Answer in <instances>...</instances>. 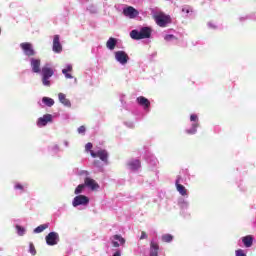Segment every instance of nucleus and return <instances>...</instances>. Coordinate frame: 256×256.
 Instances as JSON below:
<instances>
[{"label":"nucleus","instance_id":"20e7f679","mask_svg":"<svg viewBox=\"0 0 256 256\" xmlns=\"http://www.w3.org/2000/svg\"><path fill=\"white\" fill-rule=\"evenodd\" d=\"M116 61L121 65H127L129 62V55L125 51L119 50L114 53Z\"/></svg>","mask_w":256,"mask_h":256},{"label":"nucleus","instance_id":"a878e982","mask_svg":"<svg viewBox=\"0 0 256 256\" xmlns=\"http://www.w3.org/2000/svg\"><path fill=\"white\" fill-rule=\"evenodd\" d=\"M114 241H119L120 245H125V238L123 236L116 234L113 236Z\"/></svg>","mask_w":256,"mask_h":256},{"label":"nucleus","instance_id":"4be33fe9","mask_svg":"<svg viewBox=\"0 0 256 256\" xmlns=\"http://www.w3.org/2000/svg\"><path fill=\"white\" fill-rule=\"evenodd\" d=\"M42 101L47 107H53L55 105V100H53V98L44 97Z\"/></svg>","mask_w":256,"mask_h":256},{"label":"nucleus","instance_id":"bb28decb","mask_svg":"<svg viewBox=\"0 0 256 256\" xmlns=\"http://www.w3.org/2000/svg\"><path fill=\"white\" fill-rule=\"evenodd\" d=\"M84 189H85V184H79L74 191L75 195H79L83 193Z\"/></svg>","mask_w":256,"mask_h":256},{"label":"nucleus","instance_id":"7ed1b4c3","mask_svg":"<svg viewBox=\"0 0 256 256\" xmlns=\"http://www.w3.org/2000/svg\"><path fill=\"white\" fill-rule=\"evenodd\" d=\"M22 51H24V55L26 57H35V49L33 48V44L29 42H23L20 44Z\"/></svg>","mask_w":256,"mask_h":256},{"label":"nucleus","instance_id":"f257e3e1","mask_svg":"<svg viewBox=\"0 0 256 256\" xmlns=\"http://www.w3.org/2000/svg\"><path fill=\"white\" fill-rule=\"evenodd\" d=\"M152 30L149 27H143L139 30H132L130 32L131 39L140 41V39H149L151 37Z\"/></svg>","mask_w":256,"mask_h":256},{"label":"nucleus","instance_id":"7c9ffc66","mask_svg":"<svg viewBox=\"0 0 256 256\" xmlns=\"http://www.w3.org/2000/svg\"><path fill=\"white\" fill-rule=\"evenodd\" d=\"M236 256H247V254H245V252L242 249H238L236 250Z\"/></svg>","mask_w":256,"mask_h":256},{"label":"nucleus","instance_id":"c85d7f7f","mask_svg":"<svg viewBox=\"0 0 256 256\" xmlns=\"http://www.w3.org/2000/svg\"><path fill=\"white\" fill-rule=\"evenodd\" d=\"M29 252L33 256L37 255V250L35 249V245H33V243H30V245H29Z\"/></svg>","mask_w":256,"mask_h":256},{"label":"nucleus","instance_id":"9d476101","mask_svg":"<svg viewBox=\"0 0 256 256\" xmlns=\"http://www.w3.org/2000/svg\"><path fill=\"white\" fill-rule=\"evenodd\" d=\"M84 187H88L91 191H97V189H99V184L93 178L86 177L84 179Z\"/></svg>","mask_w":256,"mask_h":256},{"label":"nucleus","instance_id":"72a5a7b5","mask_svg":"<svg viewBox=\"0 0 256 256\" xmlns=\"http://www.w3.org/2000/svg\"><path fill=\"white\" fill-rule=\"evenodd\" d=\"M198 120H199V118L197 117V115L192 114V115L190 116V121L197 122Z\"/></svg>","mask_w":256,"mask_h":256},{"label":"nucleus","instance_id":"c9c22d12","mask_svg":"<svg viewBox=\"0 0 256 256\" xmlns=\"http://www.w3.org/2000/svg\"><path fill=\"white\" fill-rule=\"evenodd\" d=\"M112 245H113V247H120L119 242H117L115 240H112Z\"/></svg>","mask_w":256,"mask_h":256},{"label":"nucleus","instance_id":"5701e85b","mask_svg":"<svg viewBox=\"0 0 256 256\" xmlns=\"http://www.w3.org/2000/svg\"><path fill=\"white\" fill-rule=\"evenodd\" d=\"M45 229H49V224H41L40 226L34 229V233H43Z\"/></svg>","mask_w":256,"mask_h":256},{"label":"nucleus","instance_id":"4468645a","mask_svg":"<svg viewBox=\"0 0 256 256\" xmlns=\"http://www.w3.org/2000/svg\"><path fill=\"white\" fill-rule=\"evenodd\" d=\"M136 101L138 105L143 107V109H149V107H151V102L149 101V99L145 98L144 96L138 97Z\"/></svg>","mask_w":256,"mask_h":256},{"label":"nucleus","instance_id":"9b49d317","mask_svg":"<svg viewBox=\"0 0 256 256\" xmlns=\"http://www.w3.org/2000/svg\"><path fill=\"white\" fill-rule=\"evenodd\" d=\"M52 122H53V115L46 114L43 117L38 118L37 125L38 127H45L47 123H52Z\"/></svg>","mask_w":256,"mask_h":256},{"label":"nucleus","instance_id":"0eeeda50","mask_svg":"<svg viewBox=\"0 0 256 256\" xmlns=\"http://www.w3.org/2000/svg\"><path fill=\"white\" fill-rule=\"evenodd\" d=\"M73 207H79V205H89V197L85 195H78L73 199Z\"/></svg>","mask_w":256,"mask_h":256},{"label":"nucleus","instance_id":"cd10ccee","mask_svg":"<svg viewBox=\"0 0 256 256\" xmlns=\"http://www.w3.org/2000/svg\"><path fill=\"white\" fill-rule=\"evenodd\" d=\"M16 231L20 237H23V235H25V228L20 225H16Z\"/></svg>","mask_w":256,"mask_h":256},{"label":"nucleus","instance_id":"f8f14e48","mask_svg":"<svg viewBox=\"0 0 256 256\" xmlns=\"http://www.w3.org/2000/svg\"><path fill=\"white\" fill-rule=\"evenodd\" d=\"M53 51L54 53H61L63 51V46L59 40V35H55L53 39Z\"/></svg>","mask_w":256,"mask_h":256},{"label":"nucleus","instance_id":"f3484780","mask_svg":"<svg viewBox=\"0 0 256 256\" xmlns=\"http://www.w3.org/2000/svg\"><path fill=\"white\" fill-rule=\"evenodd\" d=\"M159 255V244L155 242L150 243V256H158Z\"/></svg>","mask_w":256,"mask_h":256},{"label":"nucleus","instance_id":"58836bf2","mask_svg":"<svg viewBox=\"0 0 256 256\" xmlns=\"http://www.w3.org/2000/svg\"><path fill=\"white\" fill-rule=\"evenodd\" d=\"M182 12H183V13H189V8H183V9H182Z\"/></svg>","mask_w":256,"mask_h":256},{"label":"nucleus","instance_id":"6e6552de","mask_svg":"<svg viewBox=\"0 0 256 256\" xmlns=\"http://www.w3.org/2000/svg\"><path fill=\"white\" fill-rule=\"evenodd\" d=\"M123 15L129 17V19H135L139 15V11L132 6H128L123 9Z\"/></svg>","mask_w":256,"mask_h":256},{"label":"nucleus","instance_id":"423d86ee","mask_svg":"<svg viewBox=\"0 0 256 256\" xmlns=\"http://www.w3.org/2000/svg\"><path fill=\"white\" fill-rule=\"evenodd\" d=\"M155 21L159 27H167L168 23H171V17L160 14L155 16Z\"/></svg>","mask_w":256,"mask_h":256},{"label":"nucleus","instance_id":"1a4fd4ad","mask_svg":"<svg viewBox=\"0 0 256 256\" xmlns=\"http://www.w3.org/2000/svg\"><path fill=\"white\" fill-rule=\"evenodd\" d=\"M91 157H93L94 159L99 157L101 161L107 163V159H109V154L106 152V150H98L97 152L91 151Z\"/></svg>","mask_w":256,"mask_h":256},{"label":"nucleus","instance_id":"c756f323","mask_svg":"<svg viewBox=\"0 0 256 256\" xmlns=\"http://www.w3.org/2000/svg\"><path fill=\"white\" fill-rule=\"evenodd\" d=\"M92 149H93V144L91 142H88L85 146V150L90 151V154H91V151H93Z\"/></svg>","mask_w":256,"mask_h":256},{"label":"nucleus","instance_id":"39448f33","mask_svg":"<svg viewBox=\"0 0 256 256\" xmlns=\"http://www.w3.org/2000/svg\"><path fill=\"white\" fill-rule=\"evenodd\" d=\"M46 243L50 247H53L54 245H57L59 243V233L57 232H50L46 237Z\"/></svg>","mask_w":256,"mask_h":256},{"label":"nucleus","instance_id":"2eb2a0df","mask_svg":"<svg viewBox=\"0 0 256 256\" xmlns=\"http://www.w3.org/2000/svg\"><path fill=\"white\" fill-rule=\"evenodd\" d=\"M180 181H181V176H178V178H177V180L175 182L176 189H177L178 193H180V195L185 197V195H187V188H185V186L180 184Z\"/></svg>","mask_w":256,"mask_h":256},{"label":"nucleus","instance_id":"6ab92c4d","mask_svg":"<svg viewBox=\"0 0 256 256\" xmlns=\"http://www.w3.org/2000/svg\"><path fill=\"white\" fill-rule=\"evenodd\" d=\"M106 47L110 51H113V49H115V47H117V40L113 37H110L108 39V41L106 42Z\"/></svg>","mask_w":256,"mask_h":256},{"label":"nucleus","instance_id":"a211bd4d","mask_svg":"<svg viewBox=\"0 0 256 256\" xmlns=\"http://www.w3.org/2000/svg\"><path fill=\"white\" fill-rule=\"evenodd\" d=\"M58 99L60 103H62V105H65L66 107H71V102L69 101V99H67V96H65V94L59 93Z\"/></svg>","mask_w":256,"mask_h":256},{"label":"nucleus","instance_id":"f03ea898","mask_svg":"<svg viewBox=\"0 0 256 256\" xmlns=\"http://www.w3.org/2000/svg\"><path fill=\"white\" fill-rule=\"evenodd\" d=\"M52 75H55V71L53 70V68H51L49 66V64H46L45 66H43V68H42V84L45 87H51V81H49V79H51Z\"/></svg>","mask_w":256,"mask_h":256},{"label":"nucleus","instance_id":"412c9836","mask_svg":"<svg viewBox=\"0 0 256 256\" xmlns=\"http://www.w3.org/2000/svg\"><path fill=\"white\" fill-rule=\"evenodd\" d=\"M242 242L244 243V246L249 248L253 246V236L248 235L242 238Z\"/></svg>","mask_w":256,"mask_h":256},{"label":"nucleus","instance_id":"f704fd0d","mask_svg":"<svg viewBox=\"0 0 256 256\" xmlns=\"http://www.w3.org/2000/svg\"><path fill=\"white\" fill-rule=\"evenodd\" d=\"M140 239H141V240L147 239V233H146L145 231H142V232H141Z\"/></svg>","mask_w":256,"mask_h":256},{"label":"nucleus","instance_id":"b1692460","mask_svg":"<svg viewBox=\"0 0 256 256\" xmlns=\"http://www.w3.org/2000/svg\"><path fill=\"white\" fill-rule=\"evenodd\" d=\"M198 127H199V122H196V123L192 124V128L187 130L186 132L188 133V135H195V133H197Z\"/></svg>","mask_w":256,"mask_h":256},{"label":"nucleus","instance_id":"ddd939ff","mask_svg":"<svg viewBox=\"0 0 256 256\" xmlns=\"http://www.w3.org/2000/svg\"><path fill=\"white\" fill-rule=\"evenodd\" d=\"M31 67H32L33 73H41V60L32 58Z\"/></svg>","mask_w":256,"mask_h":256},{"label":"nucleus","instance_id":"393cba45","mask_svg":"<svg viewBox=\"0 0 256 256\" xmlns=\"http://www.w3.org/2000/svg\"><path fill=\"white\" fill-rule=\"evenodd\" d=\"M161 239H162L163 243H171V241H173L174 237L171 234H164V235H162Z\"/></svg>","mask_w":256,"mask_h":256},{"label":"nucleus","instance_id":"4c0bfd02","mask_svg":"<svg viewBox=\"0 0 256 256\" xmlns=\"http://www.w3.org/2000/svg\"><path fill=\"white\" fill-rule=\"evenodd\" d=\"M112 256H121V252L120 251H116Z\"/></svg>","mask_w":256,"mask_h":256},{"label":"nucleus","instance_id":"dca6fc26","mask_svg":"<svg viewBox=\"0 0 256 256\" xmlns=\"http://www.w3.org/2000/svg\"><path fill=\"white\" fill-rule=\"evenodd\" d=\"M128 167L129 169H131V171H138L139 169H141V161L132 160L128 163Z\"/></svg>","mask_w":256,"mask_h":256},{"label":"nucleus","instance_id":"aec40b11","mask_svg":"<svg viewBox=\"0 0 256 256\" xmlns=\"http://www.w3.org/2000/svg\"><path fill=\"white\" fill-rule=\"evenodd\" d=\"M71 71H73L72 65H67L66 68L62 70L63 75H65L66 79H73V75H71Z\"/></svg>","mask_w":256,"mask_h":256},{"label":"nucleus","instance_id":"473e14b6","mask_svg":"<svg viewBox=\"0 0 256 256\" xmlns=\"http://www.w3.org/2000/svg\"><path fill=\"white\" fill-rule=\"evenodd\" d=\"M85 131H86L85 126H80V127L78 128V133H80V134H82V135H84Z\"/></svg>","mask_w":256,"mask_h":256},{"label":"nucleus","instance_id":"e433bc0d","mask_svg":"<svg viewBox=\"0 0 256 256\" xmlns=\"http://www.w3.org/2000/svg\"><path fill=\"white\" fill-rule=\"evenodd\" d=\"M15 189H20V191H23V185L21 184H16Z\"/></svg>","mask_w":256,"mask_h":256},{"label":"nucleus","instance_id":"2f4dec72","mask_svg":"<svg viewBox=\"0 0 256 256\" xmlns=\"http://www.w3.org/2000/svg\"><path fill=\"white\" fill-rule=\"evenodd\" d=\"M165 41H171V39H175V36L173 34L166 35L164 37Z\"/></svg>","mask_w":256,"mask_h":256}]
</instances>
